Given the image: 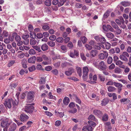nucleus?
I'll use <instances>...</instances> for the list:
<instances>
[{
    "label": "nucleus",
    "instance_id": "obj_47",
    "mask_svg": "<svg viewBox=\"0 0 131 131\" xmlns=\"http://www.w3.org/2000/svg\"><path fill=\"white\" fill-rule=\"evenodd\" d=\"M105 124L109 129H111L112 127L111 125V123L110 122H106V123Z\"/></svg>",
    "mask_w": 131,
    "mask_h": 131
},
{
    "label": "nucleus",
    "instance_id": "obj_26",
    "mask_svg": "<svg viewBox=\"0 0 131 131\" xmlns=\"http://www.w3.org/2000/svg\"><path fill=\"white\" fill-rule=\"evenodd\" d=\"M129 57V54L126 51L123 52L122 54L120 55V57Z\"/></svg>",
    "mask_w": 131,
    "mask_h": 131
},
{
    "label": "nucleus",
    "instance_id": "obj_8",
    "mask_svg": "<svg viewBox=\"0 0 131 131\" xmlns=\"http://www.w3.org/2000/svg\"><path fill=\"white\" fill-rule=\"evenodd\" d=\"M34 92H33L30 91L27 94V99L28 100L32 101L34 100Z\"/></svg>",
    "mask_w": 131,
    "mask_h": 131
},
{
    "label": "nucleus",
    "instance_id": "obj_34",
    "mask_svg": "<svg viewBox=\"0 0 131 131\" xmlns=\"http://www.w3.org/2000/svg\"><path fill=\"white\" fill-rule=\"evenodd\" d=\"M36 60V58H29L28 59V62L30 63H34Z\"/></svg>",
    "mask_w": 131,
    "mask_h": 131
},
{
    "label": "nucleus",
    "instance_id": "obj_52",
    "mask_svg": "<svg viewBox=\"0 0 131 131\" xmlns=\"http://www.w3.org/2000/svg\"><path fill=\"white\" fill-rule=\"evenodd\" d=\"M111 24L112 27L115 29L117 28V27H118L117 25L114 21H111Z\"/></svg>",
    "mask_w": 131,
    "mask_h": 131
},
{
    "label": "nucleus",
    "instance_id": "obj_14",
    "mask_svg": "<svg viewBox=\"0 0 131 131\" xmlns=\"http://www.w3.org/2000/svg\"><path fill=\"white\" fill-rule=\"evenodd\" d=\"M108 56L107 52L105 51H103V53H101L99 55L100 57H107Z\"/></svg>",
    "mask_w": 131,
    "mask_h": 131
},
{
    "label": "nucleus",
    "instance_id": "obj_24",
    "mask_svg": "<svg viewBox=\"0 0 131 131\" xmlns=\"http://www.w3.org/2000/svg\"><path fill=\"white\" fill-rule=\"evenodd\" d=\"M102 120L103 121H106L108 119V116L106 114H105L102 117Z\"/></svg>",
    "mask_w": 131,
    "mask_h": 131
},
{
    "label": "nucleus",
    "instance_id": "obj_36",
    "mask_svg": "<svg viewBox=\"0 0 131 131\" xmlns=\"http://www.w3.org/2000/svg\"><path fill=\"white\" fill-rule=\"evenodd\" d=\"M88 119L89 120H93L94 121L95 120V118L94 115L91 114L89 116L88 118Z\"/></svg>",
    "mask_w": 131,
    "mask_h": 131
},
{
    "label": "nucleus",
    "instance_id": "obj_60",
    "mask_svg": "<svg viewBox=\"0 0 131 131\" xmlns=\"http://www.w3.org/2000/svg\"><path fill=\"white\" fill-rule=\"evenodd\" d=\"M105 47L106 49H108L110 48L111 47V45L108 42H106L105 44Z\"/></svg>",
    "mask_w": 131,
    "mask_h": 131
},
{
    "label": "nucleus",
    "instance_id": "obj_42",
    "mask_svg": "<svg viewBox=\"0 0 131 131\" xmlns=\"http://www.w3.org/2000/svg\"><path fill=\"white\" fill-rule=\"evenodd\" d=\"M45 4L46 6H49L51 5V2L50 0H47L45 1Z\"/></svg>",
    "mask_w": 131,
    "mask_h": 131
},
{
    "label": "nucleus",
    "instance_id": "obj_33",
    "mask_svg": "<svg viewBox=\"0 0 131 131\" xmlns=\"http://www.w3.org/2000/svg\"><path fill=\"white\" fill-rule=\"evenodd\" d=\"M107 90L109 92H112L115 91L116 90V88L113 86H109L107 89Z\"/></svg>",
    "mask_w": 131,
    "mask_h": 131
},
{
    "label": "nucleus",
    "instance_id": "obj_16",
    "mask_svg": "<svg viewBox=\"0 0 131 131\" xmlns=\"http://www.w3.org/2000/svg\"><path fill=\"white\" fill-rule=\"evenodd\" d=\"M121 4L124 7L129 6L130 5V3L127 1L123 2L121 3Z\"/></svg>",
    "mask_w": 131,
    "mask_h": 131
},
{
    "label": "nucleus",
    "instance_id": "obj_10",
    "mask_svg": "<svg viewBox=\"0 0 131 131\" xmlns=\"http://www.w3.org/2000/svg\"><path fill=\"white\" fill-rule=\"evenodd\" d=\"M15 40L18 42L17 45L19 46H20L22 45L23 43V42L21 41V38L20 36L17 35L15 36Z\"/></svg>",
    "mask_w": 131,
    "mask_h": 131
},
{
    "label": "nucleus",
    "instance_id": "obj_44",
    "mask_svg": "<svg viewBox=\"0 0 131 131\" xmlns=\"http://www.w3.org/2000/svg\"><path fill=\"white\" fill-rule=\"evenodd\" d=\"M33 124V122L32 121H29L26 124L28 126L27 128H28L31 126V125Z\"/></svg>",
    "mask_w": 131,
    "mask_h": 131
},
{
    "label": "nucleus",
    "instance_id": "obj_19",
    "mask_svg": "<svg viewBox=\"0 0 131 131\" xmlns=\"http://www.w3.org/2000/svg\"><path fill=\"white\" fill-rule=\"evenodd\" d=\"M109 101L108 99H104L102 101L101 105L102 106H105L108 102Z\"/></svg>",
    "mask_w": 131,
    "mask_h": 131
},
{
    "label": "nucleus",
    "instance_id": "obj_46",
    "mask_svg": "<svg viewBox=\"0 0 131 131\" xmlns=\"http://www.w3.org/2000/svg\"><path fill=\"white\" fill-rule=\"evenodd\" d=\"M28 69L29 71L31 72L35 70L36 69V68L35 66H33L29 67Z\"/></svg>",
    "mask_w": 131,
    "mask_h": 131
},
{
    "label": "nucleus",
    "instance_id": "obj_50",
    "mask_svg": "<svg viewBox=\"0 0 131 131\" xmlns=\"http://www.w3.org/2000/svg\"><path fill=\"white\" fill-rule=\"evenodd\" d=\"M69 79L74 81H78V79L75 77H70L68 78Z\"/></svg>",
    "mask_w": 131,
    "mask_h": 131
},
{
    "label": "nucleus",
    "instance_id": "obj_51",
    "mask_svg": "<svg viewBox=\"0 0 131 131\" xmlns=\"http://www.w3.org/2000/svg\"><path fill=\"white\" fill-rule=\"evenodd\" d=\"M88 123L89 125L93 127H95L96 125V123L92 121H89Z\"/></svg>",
    "mask_w": 131,
    "mask_h": 131
},
{
    "label": "nucleus",
    "instance_id": "obj_5",
    "mask_svg": "<svg viewBox=\"0 0 131 131\" xmlns=\"http://www.w3.org/2000/svg\"><path fill=\"white\" fill-rule=\"evenodd\" d=\"M34 107L32 105L27 106L25 107L24 111L30 114L32 113L33 112Z\"/></svg>",
    "mask_w": 131,
    "mask_h": 131
},
{
    "label": "nucleus",
    "instance_id": "obj_7",
    "mask_svg": "<svg viewBox=\"0 0 131 131\" xmlns=\"http://www.w3.org/2000/svg\"><path fill=\"white\" fill-rule=\"evenodd\" d=\"M75 72V70L72 67L69 68L68 71H66L64 72L65 74L67 76L71 75L72 73Z\"/></svg>",
    "mask_w": 131,
    "mask_h": 131
},
{
    "label": "nucleus",
    "instance_id": "obj_35",
    "mask_svg": "<svg viewBox=\"0 0 131 131\" xmlns=\"http://www.w3.org/2000/svg\"><path fill=\"white\" fill-rule=\"evenodd\" d=\"M121 72V69L118 68H116L114 70V72L116 73L119 74Z\"/></svg>",
    "mask_w": 131,
    "mask_h": 131
},
{
    "label": "nucleus",
    "instance_id": "obj_20",
    "mask_svg": "<svg viewBox=\"0 0 131 131\" xmlns=\"http://www.w3.org/2000/svg\"><path fill=\"white\" fill-rule=\"evenodd\" d=\"M97 51L95 50H92L90 53L91 56L92 57H94L96 56L97 54Z\"/></svg>",
    "mask_w": 131,
    "mask_h": 131
},
{
    "label": "nucleus",
    "instance_id": "obj_4",
    "mask_svg": "<svg viewBox=\"0 0 131 131\" xmlns=\"http://www.w3.org/2000/svg\"><path fill=\"white\" fill-rule=\"evenodd\" d=\"M29 118V116L24 113L21 114L20 116V121L23 123L26 122Z\"/></svg>",
    "mask_w": 131,
    "mask_h": 131
},
{
    "label": "nucleus",
    "instance_id": "obj_17",
    "mask_svg": "<svg viewBox=\"0 0 131 131\" xmlns=\"http://www.w3.org/2000/svg\"><path fill=\"white\" fill-rule=\"evenodd\" d=\"M45 58V60H47V61H43L42 62V63L43 64H48L51 63V59H49L48 58Z\"/></svg>",
    "mask_w": 131,
    "mask_h": 131
},
{
    "label": "nucleus",
    "instance_id": "obj_64",
    "mask_svg": "<svg viewBox=\"0 0 131 131\" xmlns=\"http://www.w3.org/2000/svg\"><path fill=\"white\" fill-rule=\"evenodd\" d=\"M26 126V125L23 126L21 127L19 129V131H24V130L27 129Z\"/></svg>",
    "mask_w": 131,
    "mask_h": 131
},
{
    "label": "nucleus",
    "instance_id": "obj_15",
    "mask_svg": "<svg viewBox=\"0 0 131 131\" xmlns=\"http://www.w3.org/2000/svg\"><path fill=\"white\" fill-rule=\"evenodd\" d=\"M116 63V65L119 66L121 68H124V66L122 65L123 64V62L121 61L120 60H118L117 61H115Z\"/></svg>",
    "mask_w": 131,
    "mask_h": 131
},
{
    "label": "nucleus",
    "instance_id": "obj_57",
    "mask_svg": "<svg viewBox=\"0 0 131 131\" xmlns=\"http://www.w3.org/2000/svg\"><path fill=\"white\" fill-rule=\"evenodd\" d=\"M56 38V36L54 35H52L50 36L49 37V39L51 41H54Z\"/></svg>",
    "mask_w": 131,
    "mask_h": 131
},
{
    "label": "nucleus",
    "instance_id": "obj_31",
    "mask_svg": "<svg viewBox=\"0 0 131 131\" xmlns=\"http://www.w3.org/2000/svg\"><path fill=\"white\" fill-rule=\"evenodd\" d=\"M114 86L118 88H121L123 86L122 84L120 83L115 82H114Z\"/></svg>",
    "mask_w": 131,
    "mask_h": 131
},
{
    "label": "nucleus",
    "instance_id": "obj_30",
    "mask_svg": "<svg viewBox=\"0 0 131 131\" xmlns=\"http://www.w3.org/2000/svg\"><path fill=\"white\" fill-rule=\"evenodd\" d=\"M77 72L80 77L82 75V69L79 67H77L76 68Z\"/></svg>",
    "mask_w": 131,
    "mask_h": 131
},
{
    "label": "nucleus",
    "instance_id": "obj_12",
    "mask_svg": "<svg viewBox=\"0 0 131 131\" xmlns=\"http://www.w3.org/2000/svg\"><path fill=\"white\" fill-rule=\"evenodd\" d=\"M79 55V52L76 50H74V52L73 53V52H70V56L71 57H73L75 56L77 57Z\"/></svg>",
    "mask_w": 131,
    "mask_h": 131
},
{
    "label": "nucleus",
    "instance_id": "obj_48",
    "mask_svg": "<svg viewBox=\"0 0 131 131\" xmlns=\"http://www.w3.org/2000/svg\"><path fill=\"white\" fill-rule=\"evenodd\" d=\"M32 48L38 51L39 52L41 51L40 47L38 46H32Z\"/></svg>",
    "mask_w": 131,
    "mask_h": 131
},
{
    "label": "nucleus",
    "instance_id": "obj_45",
    "mask_svg": "<svg viewBox=\"0 0 131 131\" xmlns=\"http://www.w3.org/2000/svg\"><path fill=\"white\" fill-rule=\"evenodd\" d=\"M51 72L55 75H57L58 74V72L57 70L56 69H53L51 70Z\"/></svg>",
    "mask_w": 131,
    "mask_h": 131
},
{
    "label": "nucleus",
    "instance_id": "obj_22",
    "mask_svg": "<svg viewBox=\"0 0 131 131\" xmlns=\"http://www.w3.org/2000/svg\"><path fill=\"white\" fill-rule=\"evenodd\" d=\"M48 45L46 44H43L41 47V49L43 51L47 50L48 49Z\"/></svg>",
    "mask_w": 131,
    "mask_h": 131
},
{
    "label": "nucleus",
    "instance_id": "obj_27",
    "mask_svg": "<svg viewBox=\"0 0 131 131\" xmlns=\"http://www.w3.org/2000/svg\"><path fill=\"white\" fill-rule=\"evenodd\" d=\"M26 62L27 61L25 59H24L21 62L22 67L24 68H26L27 67L26 64Z\"/></svg>",
    "mask_w": 131,
    "mask_h": 131
},
{
    "label": "nucleus",
    "instance_id": "obj_37",
    "mask_svg": "<svg viewBox=\"0 0 131 131\" xmlns=\"http://www.w3.org/2000/svg\"><path fill=\"white\" fill-rule=\"evenodd\" d=\"M61 1L58 2V5L59 7H61L63 5L66 1V0H62Z\"/></svg>",
    "mask_w": 131,
    "mask_h": 131
},
{
    "label": "nucleus",
    "instance_id": "obj_32",
    "mask_svg": "<svg viewBox=\"0 0 131 131\" xmlns=\"http://www.w3.org/2000/svg\"><path fill=\"white\" fill-rule=\"evenodd\" d=\"M12 103L13 108H15V106L17 105L18 103V101L16 100H12Z\"/></svg>",
    "mask_w": 131,
    "mask_h": 131
},
{
    "label": "nucleus",
    "instance_id": "obj_6",
    "mask_svg": "<svg viewBox=\"0 0 131 131\" xmlns=\"http://www.w3.org/2000/svg\"><path fill=\"white\" fill-rule=\"evenodd\" d=\"M98 67L99 69L101 70L104 71L106 69V66L104 62L103 61L99 63Z\"/></svg>",
    "mask_w": 131,
    "mask_h": 131
},
{
    "label": "nucleus",
    "instance_id": "obj_61",
    "mask_svg": "<svg viewBox=\"0 0 131 131\" xmlns=\"http://www.w3.org/2000/svg\"><path fill=\"white\" fill-rule=\"evenodd\" d=\"M114 84V82L111 80H109L108 82L106 84V85H112L113 84Z\"/></svg>",
    "mask_w": 131,
    "mask_h": 131
},
{
    "label": "nucleus",
    "instance_id": "obj_41",
    "mask_svg": "<svg viewBox=\"0 0 131 131\" xmlns=\"http://www.w3.org/2000/svg\"><path fill=\"white\" fill-rule=\"evenodd\" d=\"M49 27L46 24H44L42 26V28L43 29L46 30H48L49 29Z\"/></svg>",
    "mask_w": 131,
    "mask_h": 131
},
{
    "label": "nucleus",
    "instance_id": "obj_63",
    "mask_svg": "<svg viewBox=\"0 0 131 131\" xmlns=\"http://www.w3.org/2000/svg\"><path fill=\"white\" fill-rule=\"evenodd\" d=\"M85 47L86 49L89 50H90L92 49V47L91 46L88 45V44H86L85 45Z\"/></svg>",
    "mask_w": 131,
    "mask_h": 131
},
{
    "label": "nucleus",
    "instance_id": "obj_43",
    "mask_svg": "<svg viewBox=\"0 0 131 131\" xmlns=\"http://www.w3.org/2000/svg\"><path fill=\"white\" fill-rule=\"evenodd\" d=\"M57 41L59 43H62L63 41V39L62 37H59L56 39Z\"/></svg>",
    "mask_w": 131,
    "mask_h": 131
},
{
    "label": "nucleus",
    "instance_id": "obj_62",
    "mask_svg": "<svg viewBox=\"0 0 131 131\" xmlns=\"http://www.w3.org/2000/svg\"><path fill=\"white\" fill-rule=\"evenodd\" d=\"M28 30L30 32L32 31L33 30V26L31 24H29L28 26Z\"/></svg>",
    "mask_w": 131,
    "mask_h": 131
},
{
    "label": "nucleus",
    "instance_id": "obj_3",
    "mask_svg": "<svg viewBox=\"0 0 131 131\" xmlns=\"http://www.w3.org/2000/svg\"><path fill=\"white\" fill-rule=\"evenodd\" d=\"M12 101V99H7L5 100L4 104L6 108L8 107L10 109L12 107L11 103Z\"/></svg>",
    "mask_w": 131,
    "mask_h": 131
},
{
    "label": "nucleus",
    "instance_id": "obj_56",
    "mask_svg": "<svg viewBox=\"0 0 131 131\" xmlns=\"http://www.w3.org/2000/svg\"><path fill=\"white\" fill-rule=\"evenodd\" d=\"M46 82L45 79L44 78H41L40 79V83L41 84H44Z\"/></svg>",
    "mask_w": 131,
    "mask_h": 131
},
{
    "label": "nucleus",
    "instance_id": "obj_40",
    "mask_svg": "<svg viewBox=\"0 0 131 131\" xmlns=\"http://www.w3.org/2000/svg\"><path fill=\"white\" fill-rule=\"evenodd\" d=\"M107 31H108V30H109L111 32L114 31V29L110 25H107Z\"/></svg>",
    "mask_w": 131,
    "mask_h": 131
},
{
    "label": "nucleus",
    "instance_id": "obj_39",
    "mask_svg": "<svg viewBox=\"0 0 131 131\" xmlns=\"http://www.w3.org/2000/svg\"><path fill=\"white\" fill-rule=\"evenodd\" d=\"M47 44L50 46L51 47H53L55 45V43L54 42L50 41L48 42Z\"/></svg>",
    "mask_w": 131,
    "mask_h": 131
},
{
    "label": "nucleus",
    "instance_id": "obj_38",
    "mask_svg": "<svg viewBox=\"0 0 131 131\" xmlns=\"http://www.w3.org/2000/svg\"><path fill=\"white\" fill-rule=\"evenodd\" d=\"M81 39L83 44L85 43L87 40V38L85 36L81 37Z\"/></svg>",
    "mask_w": 131,
    "mask_h": 131
},
{
    "label": "nucleus",
    "instance_id": "obj_2",
    "mask_svg": "<svg viewBox=\"0 0 131 131\" xmlns=\"http://www.w3.org/2000/svg\"><path fill=\"white\" fill-rule=\"evenodd\" d=\"M89 71V70L87 67H85L83 68V80L86 81L88 78V73Z\"/></svg>",
    "mask_w": 131,
    "mask_h": 131
},
{
    "label": "nucleus",
    "instance_id": "obj_28",
    "mask_svg": "<svg viewBox=\"0 0 131 131\" xmlns=\"http://www.w3.org/2000/svg\"><path fill=\"white\" fill-rule=\"evenodd\" d=\"M72 64L69 63L67 62H64L62 63L61 66L62 68H64L66 66H72Z\"/></svg>",
    "mask_w": 131,
    "mask_h": 131
},
{
    "label": "nucleus",
    "instance_id": "obj_21",
    "mask_svg": "<svg viewBox=\"0 0 131 131\" xmlns=\"http://www.w3.org/2000/svg\"><path fill=\"white\" fill-rule=\"evenodd\" d=\"M93 81L90 80L89 81V82L91 83L94 84L96 83L95 81H96L97 80V77L96 75H94L93 77L92 78Z\"/></svg>",
    "mask_w": 131,
    "mask_h": 131
},
{
    "label": "nucleus",
    "instance_id": "obj_1",
    "mask_svg": "<svg viewBox=\"0 0 131 131\" xmlns=\"http://www.w3.org/2000/svg\"><path fill=\"white\" fill-rule=\"evenodd\" d=\"M9 119L8 118H5L2 120L1 126L3 127L8 128L11 123L8 122Z\"/></svg>",
    "mask_w": 131,
    "mask_h": 131
},
{
    "label": "nucleus",
    "instance_id": "obj_23",
    "mask_svg": "<svg viewBox=\"0 0 131 131\" xmlns=\"http://www.w3.org/2000/svg\"><path fill=\"white\" fill-rule=\"evenodd\" d=\"M17 35V33L14 32L12 36H9L8 37V38L10 41H13L14 39V36H15Z\"/></svg>",
    "mask_w": 131,
    "mask_h": 131
},
{
    "label": "nucleus",
    "instance_id": "obj_13",
    "mask_svg": "<svg viewBox=\"0 0 131 131\" xmlns=\"http://www.w3.org/2000/svg\"><path fill=\"white\" fill-rule=\"evenodd\" d=\"M70 102V100L69 98L67 97H65L63 100V102L64 104L66 105H67Z\"/></svg>",
    "mask_w": 131,
    "mask_h": 131
},
{
    "label": "nucleus",
    "instance_id": "obj_11",
    "mask_svg": "<svg viewBox=\"0 0 131 131\" xmlns=\"http://www.w3.org/2000/svg\"><path fill=\"white\" fill-rule=\"evenodd\" d=\"M93 113L94 115L99 117H101L102 115V112L99 110H94L93 111Z\"/></svg>",
    "mask_w": 131,
    "mask_h": 131
},
{
    "label": "nucleus",
    "instance_id": "obj_55",
    "mask_svg": "<svg viewBox=\"0 0 131 131\" xmlns=\"http://www.w3.org/2000/svg\"><path fill=\"white\" fill-rule=\"evenodd\" d=\"M30 37L33 39H34V38H35L36 35L35 33L32 32V31L30 32Z\"/></svg>",
    "mask_w": 131,
    "mask_h": 131
},
{
    "label": "nucleus",
    "instance_id": "obj_18",
    "mask_svg": "<svg viewBox=\"0 0 131 131\" xmlns=\"http://www.w3.org/2000/svg\"><path fill=\"white\" fill-rule=\"evenodd\" d=\"M106 35L107 37L110 39H112L114 37V35L110 32L106 33Z\"/></svg>",
    "mask_w": 131,
    "mask_h": 131
},
{
    "label": "nucleus",
    "instance_id": "obj_59",
    "mask_svg": "<svg viewBox=\"0 0 131 131\" xmlns=\"http://www.w3.org/2000/svg\"><path fill=\"white\" fill-rule=\"evenodd\" d=\"M99 77L101 81H104L105 80V78L104 77L101 75L99 74Z\"/></svg>",
    "mask_w": 131,
    "mask_h": 131
},
{
    "label": "nucleus",
    "instance_id": "obj_49",
    "mask_svg": "<svg viewBox=\"0 0 131 131\" xmlns=\"http://www.w3.org/2000/svg\"><path fill=\"white\" fill-rule=\"evenodd\" d=\"M8 33L7 31L4 30L2 34V35L5 37H7L8 35Z\"/></svg>",
    "mask_w": 131,
    "mask_h": 131
},
{
    "label": "nucleus",
    "instance_id": "obj_29",
    "mask_svg": "<svg viewBox=\"0 0 131 131\" xmlns=\"http://www.w3.org/2000/svg\"><path fill=\"white\" fill-rule=\"evenodd\" d=\"M84 127V129L86 128L89 131H92L93 129V127L89 125H87V126H85Z\"/></svg>",
    "mask_w": 131,
    "mask_h": 131
},
{
    "label": "nucleus",
    "instance_id": "obj_54",
    "mask_svg": "<svg viewBox=\"0 0 131 131\" xmlns=\"http://www.w3.org/2000/svg\"><path fill=\"white\" fill-rule=\"evenodd\" d=\"M77 109L76 108H74L69 111V113L74 114L77 112Z\"/></svg>",
    "mask_w": 131,
    "mask_h": 131
},
{
    "label": "nucleus",
    "instance_id": "obj_58",
    "mask_svg": "<svg viewBox=\"0 0 131 131\" xmlns=\"http://www.w3.org/2000/svg\"><path fill=\"white\" fill-rule=\"evenodd\" d=\"M61 122L60 120H57L56 121L55 123V125L56 126H59L61 124Z\"/></svg>",
    "mask_w": 131,
    "mask_h": 131
},
{
    "label": "nucleus",
    "instance_id": "obj_53",
    "mask_svg": "<svg viewBox=\"0 0 131 131\" xmlns=\"http://www.w3.org/2000/svg\"><path fill=\"white\" fill-rule=\"evenodd\" d=\"M15 63V61L14 60H12L10 61L8 64L7 67H10L12 66Z\"/></svg>",
    "mask_w": 131,
    "mask_h": 131
},
{
    "label": "nucleus",
    "instance_id": "obj_9",
    "mask_svg": "<svg viewBox=\"0 0 131 131\" xmlns=\"http://www.w3.org/2000/svg\"><path fill=\"white\" fill-rule=\"evenodd\" d=\"M16 125L14 123H11L9 126L8 131H14L16 128Z\"/></svg>",
    "mask_w": 131,
    "mask_h": 131
},
{
    "label": "nucleus",
    "instance_id": "obj_25",
    "mask_svg": "<svg viewBox=\"0 0 131 131\" xmlns=\"http://www.w3.org/2000/svg\"><path fill=\"white\" fill-rule=\"evenodd\" d=\"M127 44L126 42H123L120 45V48L121 50H124L125 46Z\"/></svg>",
    "mask_w": 131,
    "mask_h": 131
}]
</instances>
